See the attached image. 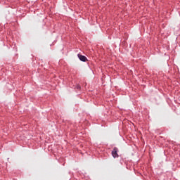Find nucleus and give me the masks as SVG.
Instances as JSON below:
<instances>
[{"instance_id": "2", "label": "nucleus", "mask_w": 180, "mask_h": 180, "mask_svg": "<svg viewBox=\"0 0 180 180\" xmlns=\"http://www.w3.org/2000/svg\"><path fill=\"white\" fill-rule=\"evenodd\" d=\"M78 58L80 60V61H87V58L85 57V56H82L81 54L77 55Z\"/></svg>"}, {"instance_id": "3", "label": "nucleus", "mask_w": 180, "mask_h": 180, "mask_svg": "<svg viewBox=\"0 0 180 180\" xmlns=\"http://www.w3.org/2000/svg\"><path fill=\"white\" fill-rule=\"evenodd\" d=\"M77 89H81V86L77 85Z\"/></svg>"}, {"instance_id": "4", "label": "nucleus", "mask_w": 180, "mask_h": 180, "mask_svg": "<svg viewBox=\"0 0 180 180\" xmlns=\"http://www.w3.org/2000/svg\"><path fill=\"white\" fill-rule=\"evenodd\" d=\"M111 154H112V155H113V150L111 151Z\"/></svg>"}, {"instance_id": "1", "label": "nucleus", "mask_w": 180, "mask_h": 180, "mask_svg": "<svg viewBox=\"0 0 180 180\" xmlns=\"http://www.w3.org/2000/svg\"><path fill=\"white\" fill-rule=\"evenodd\" d=\"M119 153V149L117 148H114L113 149V158H119V155L117 154Z\"/></svg>"}]
</instances>
